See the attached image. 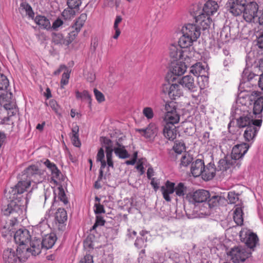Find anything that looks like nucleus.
I'll list each match as a JSON object with an SVG mask.
<instances>
[{"instance_id": "1", "label": "nucleus", "mask_w": 263, "mask_h": 263, "mask_svg": "<svg viewBox=\"0 0 263 263\" xmlns=\"http://www.w3.org/2000/svg\"><path fill=\"white\" fill-rule=\"evenodd\" d=\"M31 185L28 180L20 181L6 193V197L8 199L9 203L6 206H4L2 211L5 215H12L14 219L23 214L24 206L22 203L21 195L27 191Z\"/></svg>"}, {"instance_id": "2", "label": "nucleus", "mask_w": 263, "mask_h": 263, "mask_svg": "<svg viewBox=\"0 0 263 263\" xmlns=\"http://www.w3.org/2000/svg\"><path fill=\"white\" fill-rule=\"evenodd\" d=\"M165 112L162 117L164 124L175 125L180 121V116L177 111V106L174 102H168L165 105Z\"/></svg>"}, {"instance_id": "3", "label": "nucleus", "mask_w": 263, "mask_h": 263, "mask_svg": "<svg viewBox=\"0 0 263 263\" xmlns=\"http://www.w3.org/2000/svg\"><path fill=\"white\" fill-rule=\"evenodd\" d=\"M228 254L233 262L239 263L240 261H245L246 259L250 257L251 252L248 248L237 246L232 248Z\"/></svg>"}, {"instance_id": "4", "label": "nucleus", "mask_w": 263, "mask_h": 263, "mask_svg": "<svg viewBox=\"0 0 263 263\" xmlns=\"http://www.w3.org/2000/svg\"><path fill=\"white\" fill-rule=\"evenodd\" d=\"M28 181L35 183L42 182L45 179L44 171L36 165H31L25 170Z\"/></svg>"}, {"instance_id": "5", "label": "nucleus", "mask_w": 263, "mask_h": 263, "mask_svg": "<svg viewBox=\"0 0 263 263\" xmlns=\"http://www.w3.org/2000/svg\"><path fill=\"white\" fill-rule=\"evenodd\" d=\"M260 92L254 91L248 96L251 101H254L252 115L255 118H261L263 110V97L260 96Z\"/></svg>"}, {"instance_id": "6", "label": "nucleus", "mask_w": 263, "mask_h": 263, "mask_svg": "<svg viewBox=\"0 0 263 263\" xmlns=\"http://www.w3.org/2000/svg\"><path fill=\"white\" fill-rule=\"evenodd\" d=\"M246 0H229L226 4V7L231 14L237 16L242 14Z\"/></svg>"}, {"instance_id": "7", "label": "nucleus", "mask_w": 263, "mask_h": 263, "mask_svg": "<svg viewBox=\"0 0 263 263\" xmlns=\"http://www.w3.org/2000/svg\"><path fill=\"white\" fill-rule=\"evenodd\" d=\"M243 9V17L246 21L251 22L257 16L258 5L256 2H251L248 3L246 2Z\"/></svg>"}, {"instance_id": "8", "label": "nucleus", "mask_w": 263, "mask_h": 263, "mask_svg": "<svg viewBox=\"0 0 263 263\" xmlns=\"http://www.w3.org/2000/svg\"><path fill=\"white\" fill-rule=\"evenodd\" d=\"M191 59L189 55H186L182 61H178L173 63L171 67V71L176 76L182 75L186 70L187 66H190Z\"/></svg>"}, {"instance_id": "9", "label": "nucleus", "mask_w": 263, "mask_h": 263, "mask_svg": "<svg viewBox=\"0 0 263 263\" xmlns=\"http://www.w3.org/2000/svg\"><path fill=\"white\" fill-rule=\"evenodd\" d=\"M31 235L27 229H20L15 232L14 239L18 246L28 245L31 240Z\"/></svg>"}, {"instance_id": "10", "label": "nucleus", "mask_w": 263, "mask_h": 263, "mask_svg": "<svg viewBox=\"0 0 263 263\" xmlns=\"http://www.w3.org/2000/svg\"><path fill=\"white\" fill-rule=\"evenodd\" d=\"M249 147V145L246 143H242L235 145L232 150L231 161L239 160L242 158Z\"/></svg>"}, {"instance_id": "11", "label": "nucleus", "mask_w": 263, "mask_h": 263, "mask_svg": "<svg viewBox=\"0 0 263 263\" xmlns=\"http://www.w3.org/2000/svg\"><path fill=\"white\" fill-rule=\"evenodd\" d=\"M182 49L179 45H170L168 48L170 57L174 61L183 60L187 55L185 54L186 51Z\"/></svg>"}, {"instance_id": "12", "label": "nucleus", "mask_w": 263, "mask_h": 263, "mask_svg": "<svg viewBox=\"0 0 263 263\" xmlns=\"http://www.w3.org/2000/svg\"><path fill=\"white\" fill-rule=\"evenodd\" d=\"M210 15H208L206 13H204L201 10L199 13H195V22L200 25L203 30L209 28L212 23V19Z\"/></svg>"}, {"instance_id": "13", "label": "nucleus", "mask_w": 263, "mask_h": 263, "mask_svg": "<svg viewBox=\"0 0 263 263\" xmlns=\"http://www.w3.org/2000/svg\"><path fill=\"white\" fill-rule=\"evenodd\" d=\"M182 32L195 41L197 40L201 34L200 29L193 24H187L183 26Z\"/></svg>"}, {"instance_id": "14", "label": "nucleus", "mask_w": 263, "mask_h": 263, "mask_svg": "<svg viewBox=\"0 0 263 263\" xmlns=\"http://www.w3.org/2000/svg\"><path fill=\"white\" fill-rule=\"evenodd\" d=\"M103 142L105 147L107 162L108 167L114 168V162L112 160V152L115 146L112 141L108 138H103Z\"/></svg>"}, {"instance_id": "15", "label": "nucleus", "mask_w": 263, "mask_h": 263, "mask_svg": "<svg viewBox=\"0 0 263 263\" xmlns=\"http://www.w3.org/2000/svg\"><path fill=\"white\" fill-rule=\"evenodd\" d=\"M240 237L245 242L247 246L250 249L255 247L258 241L257 235L250 232L248 233L245 232L244 234L243 231H240Z\"/></svg>"}, {"instance_id": "16", "label": "nucleus", "mask_w": 263, "mask_h": 263, "mask_svg": "<svg viewBox=\"0 0 263 263\" xmlns=\"http://www.w3.org/2000/svg\"><path fill=\"white\" fill-rule=\"evenodd\" d=\"M136 130L146 139H151L156 135L157 132V128L156 124L151 122L146 128L136 129Z\"/></svg>"}, {"instance_id": "17", "label": "nucleus", "mask_w": 263, "mask_h": 263, "mask_svg": "<svg viewBox=\"0 0 263 263\" xmlns=\"http://www.w3.org/2000/svg\"><path fill=\"white\" fill-rule=\"evenodd\" d=\"M178 82L182 87L191 91L195 92L197 90L194 79L191 76L187 75L183 77Z\"/></svg>"}, {"instance_id": "18", "label": "nucleus", "mask_w": 263, "mask_h": 263, "mask_svg": "<svg viewBox=\"0 0 263 263\" xmlns=\"http://www.w3.org/2000/svg\"><path fill=\"white\" fill-rule=\"evenodd\" d=\"M210 197L209 192L203 190H199L194 192L190 198V201L194 203L203 202Z\"/></svg>"}, {"instance_id": "19", "label": "nucleus", "mask_w": 263, "mask_h": 263, "mask_svg": "<svg viewBox=\"0 0 263 263\" xmlns=\"http://www.w3.org/2000/svg\"><path fill=\"white\" fill-rule=\"evenodd\" d=\"M175 183L167 180L165 183V186L161 187L163 197L166 201L168 202L171 200L170 195L173 194L175 192Z\"/></svg>"}, {"instance_id": "20", "label": "nucleus", "mask_w": 263, "mask_h": 263, "mask_svg": "<svg viewBox=\"0 0 263 263\" xmlns=\"http://www.w3.org/2000/svg\"><path fill=\"white\" fill-rule=\"evenodd\" d=\"M16 254L20 262L26 261L31 255L28 245L18 246L16 249Z\"/></svg>"}, {"instance_id": "21", "label": "nucleus", "mask_w": 263, "mask_h": 263, "mask_svg": "<svg viewBox=\"0 0 263 263\" xmlns=\"http://www.w3.org/2000/svg\"><path fill=\"white\" fill-rule=\"evenodd\" d=\"M3 258L5 263H17L19 261L17 254L12 249H7L4 251Z\"/></svg>"}, {"instance_id": "22", "label": "nucleus", "mask_w": 263, "mask_h": 263, "mask_svg": "<svg viewBox=\"0 0 263 263\" xmlns=\"http://www.w3.org/2000/svg\"><path fill=\"white\" fill-rule=\"evenodd\" d=\"M204 162L201 159H197L191 165V172L192 175L195 177L202 176L203 171H204Z\"/></svg>"}, {"instance_id": "23", "label": "nucleus", "mask_w": 263, "mask_h": 263, "mask_svg": "<svg viewBox=\"0 0 263 263\" xmlns=\"http://www.w3.org/2000/svg\"><path fill=\"white\" fill-rule=\"evenodd\" d=\"M258 128L253 125L248 126L244 132L243 137L245 141L252 143L256 136Z\"/></svg>"}, {"instance_id": "24", "label": "nucleus", "mask_w": 263, "mask_h": 263, "mask_svg": "<svg viewBox=\"0 0 263 263\" xmlns=\"http://www.w3.org/2000/svg\"><path fill=\"white\" fill-rule=\"evenodd\" d=\"M167 89V88H166ZM167 93L172 100H175L182 95L183 92L179 84H172L169 86Z\"/></svg>"}, {"instance_id": "25", "label": "nucleus", "mask_w": 263, "mask_h": 263, "mask_svg": "<svg viewBox=\"0 0 263 263\" xmlns=\"http://www.w3.org/2000/svg\"><path fill=\"white\" fill-rule=\"evenodd\" d=\"M219 6L217 3L213 0H208L204 5L202 11L211 16L213 15L218 10Z\"/></svg>"}, {"instance_id": "26", "label": "nucleus", "mask_w": 263, "mask_h": 263, "mask_svg": "<svg viewBox=\"0 0 263 263\" xmlns=\"http://www.w3.org/2000/svg\"><path fill=\"white\" fill-rule=\"evenodd\" d=\"M163 134L168 140H174L177 136L176 127L175 125L164 124Z\"/></svg>"}, {"instance_id": "27", "label": "nucleus", "mask_w": 263, "mask_h": 263, "mask_svg": "<svg viewBox=\"0 0 263 263\" xmlns=\"http://www.w3.org/2000/svg\"><path fill=\"white\" fill-rule=\"evenodd\" d=\"M216 168L214 164L209 163L206 166L204 165V171H203L202 177L203 180L208 181L211 180L215 175Z\"/></svg>"}, {"instance_id": "28", "label": "nucleus", "mask_w": 263, "mask_h": 263, "mask_svg": "<svg viewBox=\"0 0 263 263\" xmlns=\"http://www.w3.org/2000/svg\"><path fill=\"white\" fill-rule=\"evenodd\" d=\"M113 152L120 159H125L129 157L125 147L117 141L116 142Z\"/></svg>"}, {"instance_id": "29", "label": "nucleus", "mask_w": 263, "mask_h": 263, "mask_svg": "<svg viewBox=\"0 0 263 263\" xmlns=\"http://www.w3.org/2000/svg\"><path fill=\"white\" fill-rule=\"evenodd\" d=\"M12 96L11 92L0 96V103L6 110H11L15 107L14 103L10 101Z\"/></svg>"}, {"instance_id": "30", "label": "nucleus", "mask_w": 263, "mask_h": 263, "mask_svg": "<svg viewBox=\"0 0 263 263\" xmlns=\"http://www.w3.org/2000/svg\"><path fill=\"white\" fill-rule=\"evenodd\" d=\"M51 41L56 45L66 46L69 45V44L67 43L68 42L67 37L64 38L63 35L61 33L53 32L51 34Z\"/></svg>"}, {"instance_id": "31", "label": "nucleus", "mask_w": 263, "mask_h": 263, "mask_svg": "<svg viewBox=\"0 0 263 263\" xmlns=\"http://www.w3.org/2000/svg\"><path fill=\"white\" fill-rule=\"evenodd\" d=\"M79 127L76 124L73 126L71 129V132L69 134L71 141L73 145L76 147H79L81 145V142L79 139Z\"/></svg>"}, {"instance_id": "32", "label": "nucleus", "mask_w": 263, "mask_h": 263, "mask_svg": "<svg viewBox=\"0 0 263 263\" xmlns=\"http://www.w3.org/2000/svg\"><path fill=\"white\" fill-rule=\"evenodd\" d=\"M57 240V237L54 234L46 235L41 242L42 247L49 249L51 248Z\"/></svg>"}, {"instance_id": "33", "label": "nucleus", "mask_w": 263, "mask_h": 263, "mask_svg": "<svg viewBox=\"0 0 263 263\" xmlns=\"http://www.w3.org/2000/svg\"><path fill=\"white\" fill-rule=\"evenodd\" d=\"M29 243L30 246V247H29V249L32 255L35 256L41 253V248L43 247L40 239L33 240L32 241H30V242Z\"/></svg>"}, {"instance_id": "34", "label": "nucleus", "mask_w": 263, "mask_h": 263, "mask_svg": "<svg viewBox=\"0 0 263 263\" xmlns=\"http://www.w3.org/2000/svg\"><path fill=\"white\" fill-rule=\"evenodd\" d=\"M195 41L192 37L182 33V35L179 39L178 45L182 48H187L191 46Z\"/></svg>"}, {"instance_id": "35", "label": "nucleus", "mask_w": 263, "mask_h": 263, "mask_svg": "<svg viewBox=\"0 0 263 263\" xmlns=\"http://www.w3.org/2000/svg\"><path fill=\"white\" fill-rule=\"evenodd\" d=\"M35 22L41 28L47 30H49L51 28L49 20L44 16H36L35 18Z\"/></svg>"}, {"instance_id": "36", "label": "nucleus", "mask_w": 263, "mask_h": 263, "mask_svg": "<svg viewBox=\"0 0 263 263\" xmlns=\"http://www.w3.org/2000/svg\"><path fill=\"white\" fill-rule=\"evenodd\" d=\"M44 164L51 171L52 177L58 179L60 172L56 165L54 163L51 162L48 159H46Z\"/></svg>"}, {"instance_id": "37", "label": "nucleus", "mask_w": 263, "mask_h": 263, "mask_svg": "<svg viewBox=\"0 0 263 263\" xmlns=\"http://www.w3.org/2000/svg\"><path fill=\"white\" fill-rule=\"evenodd\" d=\"M233 219L237 225L241 226L243 224V218L242 206L236 207L234 211Z\"/></svg>"}, {"instance_id": "38", "label": "nucleus", "mask_w": 263, "mask_h": 263, "mask_svg": "<svg viewBox=\"0 0 263 263\" xmlns=\"http://www.w3.org/2000/svg\"><path fill=\"white\" fill-rule=\"evenodd\" d=\"M56 220L59 223H64L67 219V212L64 209L59 208L55 213Z\"/></svg>"}, {"instance_id": "39", "label": "nucleus", "mask_w": 263, "mask_h": 263, "mask_svg": "<svg viewBox=\"0 0 263 263\" xmlns=\"http://www.w3.org/2000/svg\"><path fill=\"white\" fill-rule=\"evenodd\" d=\"M239 195L234 192H230L228 193V198L230 203L236 204V206H242V203L239 201Z\"/></svg>"}, {"instance_id": "40", "label": "nucleus", "mask_w": 263, "mask_h": 263, "mask_svg": "<svg viewBox=\"0 0 263 263\" xmlns=\"http://www.w3.org/2000/svg\"><path fill=\"white\" fill-rule=\"evenodd\" d=\"M251 117L249 115L244 117H241L237 120V124L239 127H248L251 125Z\"/></svg>"}, {"instance_id": "41", "label": "nucleus", "mask_w": 263, "mask_h": 263, "mask_svg": "<svg viewBox=\"0 0 263 263\" xmlns=\"http://www.w3.org/2000/svg\"><path fill=\"white\" fill-rule=\"evenodd\" d=\"M233 164V162L231 160H229V161H227L226 159H220L218 163L217 168H216V170L217 171H224L228 170L230 167V166L232 165Z\"/></svg>"}, {"instance_id": "42", "label": "nucleus", "mask_w": 263, "mask_h": 263, "mask_svg": "<svg viewBox=\"0 0 263 263\" xmlns=\"http://www.w3.org/2000/svg\"><path fill=\"white\" fill-rule=\"evenodd\" d=\"M204 71V67L201 63H197L191 67L190 72L195 76H199L202 71Z\"/></svg>"}, {"instance_id": "43", "label": "nucleus", "mask_w": 263, "mask_h": 263, "mask_svg": "<svg viewBox=\"0 0 263 263\" xmlns=\"http://www.w3.org/2000/svg\"><path fill=\"white\" fill-rule=\"evenodd\" d=\"M104 152L102 148H100L97 155L96 160L97 162H100L102 168H104L106 164H107V161L105 159Z\"/></svg>"}, {"instance_id": "44", "label": "nucleus", "mask_w": 263, "mask_h": 263, "mask_svg": "<svg viewBox=\"0 0 263 263\" xmlns=\"http://www.w3.org/2000/svg\"><path fill=\"white\" fill-rule=\"evenodd\" d=\"M175 192L177 196L183 197L186 193L187 188L182 182H180L176 186H175Z\"/></svg>"}, {"instance_id": "45", "label": "nucleus", "mask_w": 263, "mask_h": 263, "mask_svg": "<svg viewBox=\"0 0 263 263\" xmlns=\"http://www.w3.org/2000/svg\"><path fill=\"white\" fill-rule=\"evenodd\" d=\"M122 21V17L120 15L116 16L114 24V29L115 30V33L113 36V38L115 39H117L121 34V31L118 27V25Z\"/></svg>"}, {"instance_id": "46", "label": "nucleus", "mask_w": 263, "mask_h": 263, "mask_svg": "<svg viewBox=\"0 0 263 263\" xmlns=\"http://www.w3.org/2000/svg\"><path fill=\"white\" fill-rule=\"evenodd\" d=\"M80 31V30H78V28L77 27H74V26L73 25L71 28L70 32L68 33V36L66 37L68 41L67 42V43L69 44L70 45L74 41Z\"/></svg>"}, {"instance_id": "47", "label": "nucleus", "mask_w": 263, "mask_h": 263, "mask_svg": "<svg viewBox=\"0 0 263 263\" xmlns=\"http://www.w3.org/2000/svg\"><path fill=\"white\" fill-rule=\"evenodd\" d=\"M182 126L184 129V132L189 136L192 135L195 133V128L193 123L190 122L182 123Z\"/></svg>"}, {"instance_id": "48", "label": "nucleus", "mask_w": 263, "mask_h": 263, "mask_svg": "<svg viewBox=\"0 0 263 263\" xmlns=\"http://www.w3.org/2000/svg\"><path fill=\"white\" fill-rule=\"evenodd\" d=\"M86 19L87 15L85 13L81 14L78 17V18L77 20L73 26H74V27H77L78 30H81Z\"/></svg>"}, {"instance_id": "49", "label": "nucleus", "mask_w": 263, "mask_h": 263, "mask_svg": "<svg viewBox=\"0 0 263 263\" xmlns=\"http://www.w3.org/2000/svg\"><path fill=\"white\" fill-rule=\"evenodd\" d=\"M70 71H69V70H66V71H64L62 74L60 81V87L61 89H64L65 88V86L68 84L70 78Z\"/></svg>"}, {"instance_id": "50", "label": "nucleus", "mask_w": 263, "mask_h": 263, "mask_svg": "<svg viewBox=\"0 0 263 263\" xmlns=\"http://www.w3.org/2000/svg\"><path fill=\"white\" fill-rule=\"evenodd\" d=\"M76 14V12L73 8H68L64 10L62 12V15L65 20H70L73 18Z\"/></svg>"}, {"instance_id": "51", "label": "nucleus", "mask_w": 263, "mask_h": 263, "mask_svg": "<svg viewBox=\"0 0 263 263\" xmlns=\"http://www.w3.org/2000/svg\"><path fill=\"white\" fill-rule=\"evenodd\" d=\"M76 97L77 99H84L89 101V103L91 102V97L88 91L84 90L82 92L79 91H76Z\"/></svg>"}, {"instance_id": "52", "label": "nucleus", "mask_w": 263, "mask_h": 263, "mask_svg": "<svg viewBox=\"0 0 263 263\" xmlns=\"http://www.w3.org/2000/svg\"><path fill=\"white\" fill-rule=\"evenodd\" d=\"M142 114L148 120L152 119L154 117L153 109L151 107H144L142 110Z\"/></svg>"}, {"instance_id": "53", "label": "nucleus", "mask_w": 263, "mask_h": 263, "mask_svg": "<svg viewBox=\"0 0 263 263\" xmlns=\"http://www.w3.org/2000/svg\"><path fill=\"white\" fill-rule=\"evenodd\" d=\"M173 149L177 154H181L183 152L185 151V145L183 142H177L175 143Z\"/></svg>"}, {"instance_id": "54", "label": "nucleus", "mask_w": 263, "mask_h": 263, "mask_svg": "<svg viewBox=\"0 0 263 263\" xmlns=\"http://www.w3.org/2000/svg\"><path fill=\"white\" fill-rule=\"evenodd\" d=\"M9 85L7 77L3 74H0V90L6 89Z\"/></svg>"}, {"instance_id": "55", "label": "nucleus", "mask_w": 263, "mask_h": 263, "mask_svg": "<svg viewBox=\"0 0 263 263\" xmlns=\"http://www.w3.org/2000/svg\"><path fill=\"white\" fill-rule=\"evenodd\" d=\"M58 198L65 204H66L68 202V200L62 187H58Z\"/></svg>"}, {"instance_id": "56", "label": "nucleus", "mask_w": 263, "mask_h": 263, "mask_svg": "<svg viewBox=\"0 0 263 263\" xmlns=\"http://www.w3.org/2000/svg\"><path fill=\"white\" fill-rule=\"evenodd\" d=\"M193 161V158L189 155L185 154L181 159L180 165L183 166H186Z\"/></svg>"}, {"instance_id": "57", "label": "nucleus", "mask_w": 263, "mask_h": 263, "mask_svg": "<svg viewBox=\"0 0 263 263\" xmlns=\"http://www.w3.org/2000/svg\"><path fill=\"white\" fill-rule=\"evenodd\" d=\"M21 7L24 9L27 13V14L31 18L34 17V13L32 10L31 7L27 3L22 4Z\"/></svg>"}, {"instance_id": "58", "label": "nucleus", "mask_w": 263, "mask_h": 263, "mask_svg": "<svg viewBox=\"0 0 263 263\" xmlns=\"http://www.w3.org/2000/svg\"><path fill=\"white\" fill-rule=\"evenodd\" d=\"M94 95L98 102L101 103L105 101V97L103 94L97 89L95 88L93 90Z\"/></svg>"}, {"instance_id": "59", "label": "nucleus", "mask_w": 263, "mask_h": 263, "mask_svg": "<svg viewBox=\"0 0 263 263\" xmlns=\"http://www.w3.org/2000/svg\"><path fill=\"white\" fill-rule=\"evenodd\" d=\"M81 4V0H67V5L70 8H78Z\"/></svg>"}, {"instance_id": "60", "label": "nucleus", "mask_w": 263, "mask_h": 263, "mask_svg": "<svg viewBox=\"0 0 263 263\" xmlns=\"http://www.w3.org/2000/svg\"><path fill=\"white\" fill-rule=\"evenodd\" d=\"M249 116L251 117V125L257 127L259 129V127L261 125L262 120L261 119H254L255 118L254 115H252L251 113L249 114Z\"/></svg>"}, {"instance_id": "61", "label": "nucleus", "mask_w": 263, "mask_h": 263, "mask_svg": "<svg viewBox=\"0 0 263 263\" xmlns=\"http://www.w3.org/2000/svg\"><path fill=\"white\" fill-rule=\"evenodd\" d=\"M105 221L102 217L97 216L96 222L92 227V229H95L99 226H103L105 224Z\"/></svg>"}, {"instance_id": "62", "label": "nucleus", "mask_w": 263, "mask_h": 263, "mask_svg": "<svg viewBox=\"0 0 263 263\" xmlns=\"http://www.w3.org/2000/svg\"><path fill=\"white\" fill-rule=\"evenodd\" d=\"M49 106L54 111V112L58 114L59 111L60 106L58 104L56 101L51 100L49 101Z\"/></svg>"}, {"instance_id": "63", "label": "nucleus", "mask_w": 263, "mask_h": 263, "mask_svg": "<svg viewBox=\"0 0 263 263\" xmlns=\"http://www.w3.org/2000/svg\"><path fill=\"white\" fill-rule=\"evenodd\" d=\"M79 263H93L92 256L87 254L81 259Z\"/></svg>"}, {"instance_id": "64", "label": "nucleus", "mask_w": 263, "mask_h": 263, "mask_svg": "<svg viewBox=\"0 0 263 263\" xmlns=\"http://www.w3.org/2000/svg\"><path fill=\"white\" fill-rule=\"evenodd\" d=\"M96 208L95 212L96 214H101L105 213V210L103 205L100 203H96L95 205Z\"/></svg>"}]
</instances>
